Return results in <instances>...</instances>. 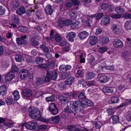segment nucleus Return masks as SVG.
<instances>
[{
  "instance_id": "nucleus-1",
  "label": "nucleus",
  "mask_w": 131,
  "mask_h": 131,
  "mask_svg": "<svg viewBox=\"0 0 131 131\" xmlns=\"http://www.w3.org/2000/svg\"><path fill=\"white\" fill-rule=\"evenodd\" d=\"M29 115L32 118L39 119L43 122L47 123L48 119L41 118V114L40 111L35 107H30L29 110Z\"/></svg>"
},
{
  "instance_id": "nucleus-2",
  "label": "nucleus",
  "mask_w": 131,
  "mask_h": 131,
  "mask_svg": "<svg viewBox=\"0 0 131 131\" xmlns=\"http://www.w3.org/2000/svg\"><path fill=\"white\" fill-rule=\"evenodd\" d=\"M72 105H73L74 107L78 111L80 112L83 110L85 108L84 105L82 104L80 101L77 100V101H71V102Z\"/></svg>"
},
{
  "instance_id": "nucleus-3",
  "label": "nucleus",
  "mask_w": 131,
  "mask_h": 131,
  "mask_svg": "<svg viewBox=\"0 0 131 131\" xmlns=\"http://www.w3.org/2000/svg\"><path fill=\"white\" fill-rule=\"evenodd\" d=\"M19 128H20L21 130H23L24 126H25L27 129L30 130L34 129L36 128L37 126L35 124L31 125L28 123H22L19 124H18Z\"/></svg>"
},
{
  "instance_id": "nucleus-4",
  "label": "nucleus",
  "mask_w": 131,
  "mask_h": 131,
  "mask_svg": "<svg viewBox=\"0 0 131 131\" xmlns=\"http://www.w3.org/2000/svg\"><path fill=\"white\" fill-rule=\"evenodd\" d=\"M49 82V73L48 71H47V75L44 81L42 79L37 78L36 79V82L37 86H39L43 84L44 82Z\"/></svg>"
},
{
  "instance_id": "nucleus-5",
  "label": "nucleus",
  "mask_w": 131,
  "mask_h": 131,
  "mask_svg": "<svg viewBox=\"0 0 131 131\" xmlns=\"http://www.w3.org/2000/svg\"><path fill=\"white\" fill-rule=\"evenodd\" d=\"M22 93L24 96L26 97L27 100H31L32 99V92L30 90L27 89L23 91Z\"/></svg>"
},
{
  "instance_id": "nucleus-6",
  "label": "nucleus",
  "mask_w": 131,
  "mask_h": 131,
  "mask_svg": "<svg viewBox=\"0 0 131 131\" xmlns=\"http://www.w3.org/2000/svg\"><path fill=\"white\" fill-rule=\"evenodd\" d=\"M64 111L65 112H67L69 113H73L76 112H78V110H77L72 105L71 102L70 103V105L68 107H66L64 109Z\"/></svg>"
},
{
  "instance_id": "nucleus-7",
  "label": "nucleus",
  "mask_w": 131,
  "mask_h": 131,
  "mask_svg": "<svg viewBox=\"0 0 131 131\" xmlns=\"http://www.w3.org/2000/svg\"><path fill=\"white\" fill-rule=\"evenodd\" d=\"M27 37L26 35L21 36L20 38H17L16 39L17 43L19 45L26 44V42L25 40Z\"/></svg>"
},
{
  "instance_id": "nucleus-8",
  "label": "nucleus",
  "mask_w": 131,
  "mask_h": 131,
  "mask_svg": "<svg viewBox=\"0 0 131 131\" xmlns=\"http://www.w3.org/2000/svg\"><path fill=\"white\" fill-rule=\"evenodd\" d=\"M50 111L53 115H56L58 112V110L54 103H50Z\"/></svg>"
},
{
  "instance_id": "nucleus-9",
  "label": "nucleus",
  "mask_w": 131,
  "mask_h": 131,
  "mask_svg": "<svg viewBox=\"0 0 131 131\" xmlns=\"http://www.w3.org/2000/svg\"><path fill=\"white\" fill-rule=\"evenodd\" d=\"M19 75L21 79L24 80L28 76V71L26 69L23 70L19 72Z\"/></svg>"
},
{
  "instance_id": "nucleus-10",
  "label": "nucleus",
  "mask_w": 131,
  "mask_h": 131,
  "mask_svg": "<svg viewBox=\"0 0 131 131\" xmlns=\"http://www.w3.org/2000/svg\"><path fill=\"white\" fill-rule=\"evenodd\" d=\"M95 76L94 72L88 71L85 74V78L86 80H91L94 78Z\"/></svg>"
},
{
  "instance_id": "nucleus-11",
  "label": "nucleus",
  "mask_w": 131,
  "mask_h": 131,
  "mask_svg": "<svg viewBox=\"0 0 131 131\" xmlns=\"http://www.w3.org/2000/svg\"><path fill=\"white\" fill-rule=\"evenodd\" d=\"M113 46L116 48H121L122 47L123 45V42L121 40L116 39L114 41Z\"/></svg>"
},
{
  "instance_id": "nucleus-12",
  "label": "nucleus",
  "mask_w": 131,
  "mask_h": 131,
  "mask_svg": "<svg viewBox=\"0 0 131 131\" xmlns=\"http://www.w3.org/2000/svg\"><path fill=\"white\" fill-rule=\"evenodd\" d=\"M89 43L90 45H94L97 41V38L96 36H92L89 38Z\"/></svg>"
},
{
  "instance_id": "nucleus-13",
  "label": "nucleus",
  "mask_w": 131,
  "mask_h": 131,
  "mask_svg": "<svg viewBox=\"0 0 131 131\" xmlns=\"http://www.w3.org/2000/svg\"><path fill=\"white\" fill-rule=\"evenodd\" d=\"M14 73L10 71L7 74L5 77V80L7 82H9L11 81L14 78Z\"/></svg>"
},
{
  "instance_id": "nucleus-14",
  "label": "nucleus",
  "mask_w": 131,
  "mask_h": 131,
  "mask_svg": "<svg viewBox=\"0 0 131 131\" xmlns=\"http://www.w3.org/2000/svg\"><path fill=\"white\" fill-rule=\"evenodd\" d=\"M58 97L59 100L62 104L66 105L68 103V100L65 96L60 95L58 96Z\"/></svg>"
},
{
  "instance_id": "nucleus-15",
  "label": "nucleus",
  "mask_w": 131,
  "mask_h": 131,
  "mask_svg": "<svg viewBox=\"0 0 131 131\" xmlns=\"http://www.w3.org/2000/svg\"><path fill=\"white\" fill-rule=\"evenodd\" d=\"M89 35L88 32L86 31H84L79 33L78 36L81 39H83L86 38Z\"/></svg>"
},
{
  "instance_id": "nucleus-16",
  "label": "nucleus",
  "mask_w": 131,
  "mask_h": 131,
  "mask_svg": "<svg viewBox=\"0 0 131 131\" xmlns=\"http://www.w3.org/2000/svg\"><path fill=\"white\" fill-rule=\"evenodd\" d=\"M76 34L74 32H71L68 34L67 38L68 40L71 42L74 41V38L75 37Z\"/></svg>"
},
{
  "instance_id": "nucleus-17",
  "label": "nucleus",
  "mask_w": 131,
  "mask_h": 131,
  "mask_svg": "<svg viewBox=\"0 0 131 131\" xmlns=\"http://www.w3.org/2000/svg\"><path fill=\"white\" fill-rule=\"evenodd\" d=\"M7 87L5 85H3L0 86V95H6Z\"/></svg>"
},
{
  "instance_id": "nucleus-18",
  "label": "nucleus",
  "mask_w": 131,
  "mask_h": 131,
  "mask_svg": "<svg viewBox=\"0 0 131 131\" xmlns=\"http://www.w3.org/2000/svg\"><path fill=\"white\" fill-rule=\"evenodd\" d=\"M75 80V78L74 77H71L65 81V83L67 85H71L73 83Z\"/></svg>"
},
{
  "instance_id": "nucleus-19",
  "label": "nucleus",
  "mask_w": 131,
  "mask_h": 131,
  "mask_svg": "<svg viewBox=\"0 0 131 131\" xmlns=\"http://www.w3.org/2000/svg\"><path fill=\"white\" fill-rule=\"evenodd\" d=\"M60 118V116L58 115L55 116L54 118H51L50 119V122L53 124L58 123Z\"/></svg>"
},
{
  "instance_id": "nucleus-20",
  "label": "nucleus",
  "mask_w": 131,
  "mask_h": 131,
  "mask_svg": "<svg viewBox=\"0 0 131 131\" xmlns=\"http://www.w3.org/2000/svg\"><path fill=\"white\" fill-rule=\"evenodd\" d=\"M26 12L25 9L23 6L19 8L16 10V13L19 15H21L25 14Z\"/></svg>"
},
{
  "instance_id": "nucleus-21",
  "label": "nucleus",
  "mask_w": 131,
  "mask_h": 131,
  "mask_svg": "<svg viewBox=\"0 0 131 131\" xmlns=\"http://www.w3.org/2000/svg\"><path fill=\"white\" fill-rule=\"evenodd\" d=\"M10 6L13 9H15L19 6V3L16 0H13L11 2Z\"/></svg>"
},
{
  "instance_id": "nucleus-22",
  "label": "nucleus",
  "mask_w": 131,
  "mask_h": 131,
  "mask_svg": "<svg viewBox=\"0 0 131 131\" xmlns=\"http://www.w3.org/2000/svg\"><path fill=\"white\" fill-rule=\"evenodd\" d=\"M111 29L112 31L115 34H118L119 32V29L118 26L114 24L111 25Z\"/></svg>"
},
{
  "instance_id": "nucleus-23",
  "label": "nucleus",
  "mask_w": 131,
  "mask_h": 131,
  "mask_svg": "<svg viewBox=\"0 0 131 131\" xmlns=\"http://www.w3.org/2000/svg\"><path fill=\"white\" fill-rule=\"evenodd\" d=\"M5 102L8 105H10L14 103V101L12 97L9 96L5 99Z\"/></svg>"
},
{
  "instance_id": "nucleus-24",
  "label": "nucleus",
  "mask_w": 131,
  "mask_h": 131,
  "mask_svg": "<svg viewBox=\"0 0 131 131\" xmlns=\"http://www.w3.org/2000/svg\"><path fill=\"white\" fill-rule=\"evenodd\" d=\"M103 92L105 93H112L113 92V88L104 86L102 89Z\"/></svg>"
},
{
  "instance_id": "nucleus-25",
  "label": "nucleus",
  "mask_w": 131,
  "mask_h": 131,
  "mask_svg": "<svg viewBox=\"0 0 131 131\" xmlns=\"http://www.w3.org/2000/svg\"><path fill=\"white\" fill-rule=\"evenodd\" d=\"M109 77L106 75L101 76L99 79V80L102 83H105L107 82L109 80Z\"/></svg>"
},
{
  "instance_id": "nucleus-26",
  "label": "nucleus",
  "mask_w": 131,
  "mask_h": 131,
  "mask_svg": "<svg viewBox=\"0 0 131 131\" xmlns=\"http://www.w3.org/2000/svg\"><path fill=\"white\" fill-rule=\"evenodd\" d=\"M110 18L109 17H105L103 18L101 20V24L105 25H107L110 22Z\"/></svg>"
},
{
  "instance_id": "nucleus-27",
  "label": "nucleus",
  "mask_w": 131,
  "mask_h": 131,
  "mask_svg": "<svg viewBox=\"0 0 131 131\" xmlns=\"http://www.w3.org/2000/svg\"><path fill=\"white\" fill-rule=\"evenodd\" d=\"M40 48L42 50H43L44 51L46 52V56L48 58H49V50L48 48L45 45H40Z\"/></svg>"
},
{
  "instance_id": "nucleus-28",
  "label": "nucleus",
  "mask_w": 131,
  "mask_h": 131,
  "mask_svg": "<svg viewBox=\"0 0 131 131\" xmlns=\"http://www.w3.org/2000/svg\"><path fill=\"white\" fill-rule=\"evenodd\" d=\"M36 15L37 18L39 20H41L44 17L43 13L41 10H39L36 12Z\"/></svg>"
},
{
  "instance_id": "nucleus-29",
  "label": "nucleus",
  "mask_w": 131,
  "mask_h": 131,
  "mask_svg": "<svg viewBox=\"0 0 131 131\" xmlns=\"http://www.w3.org/2000/svg\"><path fill=\"white\" fill-rule=\"evenodd\" d=\"M111 117L112 119V123L113 124H116L118 123L119 121V117L116 115L112 116Z\"/></svg>"
},
{
  "instance_id": "nucleus-30",
  "label": "nucleus",
  "mask_w": 131,
  "mask_h": 131,
  "mask_svg": "<svg viewBox=\"0 0 131 131\" xmlns=\"http://www.w3.org/2000/svg\"><path fill=\"white\" fill-rule=\"evenodd\" d=\"M16 61L18 62H21L24 59V58L20 54H16L15 57Z\"/></svg>"
},
{
  "instance_id": "nucleus-31",
  "label": "nucleus",
  "mask_w": 131,
  "mask_h": 131,
  "mask_svg": "<svg viewBox=\"0 0 131 131\" xmlns=\"http://www.w3.org/2000/svg\"><path fill=\"white\" fill-rule=\"evenodd\" d=\"M14 99L16 101L18 100L20 97L19 92L17 91H15L13 93Z\"/></svg>"
},
{
  "instance_id": "nucleus-32",
  "label": "nucleus",
  "mask_w": 131,
  "mask_h": 131,
  "mask_svg": "<svg viewBox=\"0 0 131 131\" xmlns=\"http://www.w3.org/2000/svg\"><path fill=\"white\" fill-rule=\"evenodd\" d=\"M124 27L126 30H130L131 29V21H127L125 23Z\"/></svg>"
},
{
  "instance_id": "nucleus-33",
  "label": "nucleus",
  "mask_w": 131,
  "mask_h": 131,
  "mask_svg": "<svg viewBox=\"0 0 131 131\" xmlns=\"http://www.w3.org/2000/svg\"><path fill=\"white\" fill-rule=\"evenodd\" d=\"M109 41V38L106 36L103 37L101 39V43L103 45L106 44Z\"/></svg>"
},
{
  "instance_id": "nucleus-34",
  "label": "nucleus",
  "mask_w": 131,
  "mask_h": 131,
  "mask_svg": "<svg viewBox=\"0 0 131 131\" xmlns=\"http://www.w3.org/2000/svg\"><path fill=\"white\" fill-rule=\"evenodd\" d=\"M59 69L62 71L70 70L71 68V66H60Z\"/></svg>"
},
{
  "instance_id": "nucleus-35",
  "label": "nucleus",
  "mask_w": 131,
  "mask_h": 131,
  "mask_svg": "<svg viewBox=\"0 0 131 131\" xmlns=\"http://www.w3.org/2000/svg\"><path fill=\"white\" fill-rule=\"evenodd\" d=\"M70 74V72H63L61 74V78L62 79H65L68 77Z\"/></svg>"
},
{
  "instance_id": "nucleus-36",
  "label": "nucleus",
  "mask_w": 131,
  "mask_h": 131,
  "mask_svg": "<svg viewBox=\"0 0 131 131\" xmlns=\"http://www.w3.org/2000/svg\"><path fill=\"white\" fill-rule=\"evenodd\" d=\"M109 5L107 3H103L101 4L100 8L101 10L105 11L108 7Z\"/></svg>"
},
{
  "instance_id": "nucleus-37",
  "label": "nucleus",
  "mask_w": 131,
  "mask_h": 131,
  "mask_svg": "<svg viewBox=\"0 0 131 131\" xmlns=\"http://www.w3.org/2000/svg\"><path fill=\"white\" fill-rule=\"evenodd\" d=\"M115 10L117 13L119 15H121L124 12V11L123 9L119 7H118L116 8Z\"/></svg>"
},
{
  "instance_id": "nucleus-38",
  "label": "nucleus",
  "mask_w": 131,
  "mask_h": 131,
  "mask_svg": "<svg viewBox=\"0 0 131 131\" xmlns=\"http://www.w3.org/2000/svg\"><path fill=\"white\" fill-rule=\"evenodd\" d=\"M53 38V40L54 39L56 41L58 42H60L62 39L61 36L57 33L54 35Z\"/></svg>"
},
{
  "instance_id": "nucleus-39",
  "label": "nucleus",
  "mask_w": 131,
  "mask_h": 131,
  "mask_svg": "<svg viewBox=\"0 0 131 131\" xmlns=\"http://www.w3.org/2000/svg\"><path fill=\"white\" fill-rule=\"evenodd\" d=\"M71 26L72 29H73L75 28H77L79 26V21H77L75 22L72 23Z\"/></svg>"
},
{
  "instance_id": "nucleus-40",
  "label": "nucleus",
  "mask_w": 131,
  "mask_h": 131,
  "mask_svg": "<svg viewBox=\"0 0 131 131\" xmlns=\"http://www.w3.org/2000/svg\"><path fill=\"white\" fill-rule=\"evenodd\" d=\"M79 92L73 91L71 92L72 97L73 99H78Z\"/></svg>"
},
{
  "instance_id": "nucleus-41",
  "label": "nucleus",
  "mask_w": 131,
  "mask_h": 131,
  "mask_svg": "<svg viewBox=\"0 0 131 131\" xmlns=\"http://www.w3.org/2000/svg\"><path fill=\"white\" fill-rule=\"evenodd\" d=\"M19 30L23 32H27L28 29L26 26H20L18 28Z\"/></svg>"
},
{
  "instance_id": "nucleus-42",
  "label": "nucleus",
  "mask_w": 131,
  "mask_h": 131,
  "mask_svg": "<svg viewBox=\"0 0 131 131\" xmlns=\"http://www.w3.org/2000/svg\"><path fill=\"white\" fill-rule=\"evenodd\" d=\"M110 100L112 103H116L119 101V99L117 97L113 96L111 97Z\"/></svg>"
},
{
  "instance_id": "nucleus-43",
  "label": "nucleus",
  "mask_w": 131,
  "mask_h": 131,
  "mask_svg": "<svg viewBox=\"0 0 131 131\" xmlns=\"http://www.w3.org/2000/svg\"><path fill=\"white\" fill-rule=\"evenodd\" d=\"M86 96L84 92L82 91L80 92H79L78 99L81 101L82 99L85 98Z\"/></svg>"
},
{
  "instance_id": "nucleus-44",
  "label": "nucleus",
  "mask_w": 131,
  "mask_h": 131,
  "mask_svg": "<svg viewBox=\"0 0 131 131\" xmlns=\"http://www.w3.org/2000/svg\"><path fill=\"white\" fill-rule=\"evenodd\" d=\"M72 21L71 20H65L62 21V24L64 26H68L71 24Z\"/></svg>"
},
{
  "instance_id": "nucleus-45",
  "label": "nucleus",
  "mask_w": 131,
  "mask_h": 131,
  "mask_svg": "<svg viewBox=\"0 0 131 131\" xmlns=\"http://www.w3.org/2000/svg\"><path fill=\"white\" fill-rule=\"evenodd\" d=\"M58 76V73L56 71H53L52 73L51 79L55 80H56Z\"/></svg>"
},
{
  "instance_id": "nucleus-46",
  "label": "nucleus",
  "mask_w": 131,
  "mask_h": 131,
  "mask_svg": "<svg viewBox=\"0 0 131 131\" xmlns=\"http://www.w3.org/2000/svg\"><path fill=\"white\" fill-rule=\"evenodd\" d=\"M70 18L71 19H74L77 17V14L76 13L73 12V11L70 12Z\"/></svg>"
},
{
  "instance_id": "nucleus-47",
  "label": "nucleus",
  "mask_w": 131,
  "mask_h": 131,
  "mask_svg": "<svg viewBox=\"0 0 131 131\" xmlns=\"http://www.w3.org/2000/svg\"><path fill=\"white\" fill-rule=\"evenodd\" d=\"M18 71L19 69L17 66H12L10 71L14 73L18 72Z\"/></svg>"
},
{
  "instance_id": "nucleus-48",
  "label": "nucleus",
  "mask_w": 131,
  "mask_h": 131,
  "mask_svg": "<svg viewBox=\"0 0 131 131\" xmlns=\"http://www.w3.org/2000/svg\"><path fill=\"white\" fill-rule=\"evenodd\" d=\"M83 72L82 70H79L77 71L76 75L78 77H83Z\"/></svg>"
},
{
  "instance_id": "nucleus-49",
  "label": "nucleus",
  "mask_w": 131,
  "mask_h": 131,
  "mask_svg": "<svg viewBox=\"0 0 131 131\" xmlns=\"http://www.w3.org/2000/svg\"><path fill=\"white\" fill-rule=\"evenodd\" d=\"M44 59L40 57L37 58L35 59V62L37 64H39L42 63Z\"/></svg>"
},
{
  "instance_id": "nucleus-50",
  "label": "nucleus",
  "mask_w": 131,
  "mask_h": 131,
  "mask_svg": "<svg viewBox=\"0 0 131 131\" xmlns=\"http://www.w3.org/2000/svg\"><path fill=\"white\" fill-rule=\"evenodd\" d=\"M31 44L34 46H37L38 45L37 42L34 38H32L31 40Z\"/></svg>"
},
{
  "instance_id": "nucleus-51",
  "label": "nucleus",
  "mask_w": 131,
  "mask_h": 131,
  "mask_svg": "<svg viewBox=\"0 0 131 131\" xmlns=\"http://www.w3.org/2000/svg\"><path fill=\"white\" fill-rule=\"evenodd\" d=\"M107 50V48H106L103 47L100 48L99 49V51L101 53H103L106 51Z\"/></svg>"
},
{
  "instance_id": "nucleus-52",
  "label": "nucleus",
  "mask_w": 131,
  "mask_h": 131,
  "mask_svg": "<svg viewBox=\"0 0 131 131\" xmlns=\"http://www.w3.org/2000/svg\"><path fill=\"white\" fill-rule=\"evenodd\" d=\"M95 83V81L94 80H91L88 81L87 83L89 86H91L94 85Z\"/></svg>"
},
{
  "instance_id": "nucleus-53",
  "label": "nucleus",
  "mask_w": 131,
  "mask_h": 131,
  "mask_svg": "<svg viewBox=\"0 0 131 131\" xmlns=\"http://www.w3.org/2000/svg\"><path fill=\"white\" fill-rule=\"evenodd\" d=\"M5 8L2 6H0V15H2L5 13Z\"/></svg>"
},
{
  "instance_id": "nucleus-54",
  "label": "nucleus",
  "mask_w": 131,
  "mask_h": 131,
  "mask_svg": "<svg viewBox=\"0 0 131 131\" xmlns=\"http://www.w3.org/2000/svg\"><path fill=\"white\" fill-rule=\"evenodd\" d=\"M55 31L54 30H52L50 31V40H53V36L54 33L55 32Z\"/></svg>"
},
{
  "instance_id": "nucleus-55",
  "label": "nucleus",
  "mask_w": 131,
  "mask_h": 131,
  "mask_svg": "<svg viewBox=\"0 0 131 131\" xmlns=\"http://www.w3.org/2000/svg\"><path fill=\"white\" fill-rule=\"evenodd\" d=\"M77 125H70L67 127V128L69 130L71 131L72 129L75 128Z\"/></svg>"
},
{
  "instance_id": "nucleus-56",
  "label": "nucleus",
  "mask_w": 131,
  "mask_h": 131,
  "mask_svg": "<svg viewBox=\"0 0 131 131\" xmlns=\"http://www.w3.org/2000/svg\"><path fill=\"white\" fill-rule=\"evenodd\" d=\"M38 128L41 130L46 129L47 128V126L46 125H40L38 126Z\"/></svg>"
},
{
  "instance_id": "nucleus-57",
  "label": "nucleus",
  "mask_w": 131,
  "mask_h": 131,
  "mask_svg": "<svg viewBox=\"0 0 131 131\" xmlns=\"http://www.w3.org/2000/svg\"><path fill=\"white\" fill-rule=\"evenodd\" d=\"M104 68L110 71H113L114 69V66H104Z\"/></svg>"
},
{
  "instance_id": "nucleus-58",
  "label": "nucleus",
  "mask_w": 131,
  "mask_h": 131,
  "mask_svg": "<svg viewBox=\"0 0 131 131\" xmlns=\"http://www.w3.org/2000/svg\"><path fill=\"white\" fill-rule=\"evenodd\" d=\"M114 109L113 108H108L106 110V112L108 113V115H110L113 113Z\"/></svg>"
},
{
  "instance_id": "nucleus-59",
  "label": "nucleus",
  "mask_w": 131,
  "mask_h": 131,
  "mask_svg": "<svg viewBox=\"0 0 131 131\" xmlns=\"http://www.w3.org/2000/svg\"><path fill=\"white\" fill-rule=\"evenodd\" d=\"M103 13H100L97 14L96 16V19L97 20L100 19L103 16Z\"/></svg>"
},
{
  "instance_id": "nucleus-60",
  "label": "nucleus",
  "mask_w": 131,
  "mask_h": 131,
  "mask_svg": "<svg viewBox=\"0 0 131 131\" xmlns=\"http://www.w3.org/2000/svg\"><path fill=\"white\" fill-rule=\"evenodd\" d=\"M102 32V30L99 28H97L96 29L95 33L96 35L100 34Z\"/></svg>"
},
{
  "instance_id": "nucleus-61",
  "label": "nucleus",
  "mask_w": 131,
  "mask_h": 131,
  "mask_svg": "<svg viewBox=\"0 0 131 131\" xmlns=\"http://www.w3.org/2000/svg\"><path fill=\"white\" fill-rule=\"evenodd\" d=\"M85 104V106H90L92 105H93V103L90 100H88L87 102Z\"/></svg>"
},
{
  "instance_id": "nucleus-62",
  "label": "nucleus",
  "mask_w": 131,
  "mask_h": 131,
  "mask_svg": "<svg viewBox=\"0 0 131 131\" xmlns=\"http://www.w3.org/2000/svg\"><path fill=\"white\" fill-rule=\"evenodd\" d=\"M125 18L131 19V14L127 13L125 14L123 16Z\"/></svg>"
},
{
  "instance_id": "nucleus-63",
  "label": "nucleus",
  "mask_w": 131,
  "mask_h": 131,
  "mask_svg": "<svg viewBox=\"0 0 131 131\" xmlns=\"http://www.w3.org/2000/svg\"><path fill=\"white\" fill-rule=\"evenodd\" d=\"M63 94L66 96V97L67 99L68 98H70L72 96L71 93H63Z\"/></svg>"
},
{
  "instance_id": "nucleus-64",
  "label": "nucleus",
  "mask_w": 131,
  "mask_h": 131,
  "mask_svg": "<svg viewBox=\"0 0 131 131\" xmlns=\"http://www.w3.org/2000/svg\"><path fill=\"white\" fill-rule=\"evenodd\" d=\"M72 1L73 4L75 5H78L80 3L79 0H72Z\"/></svg>"
}]
</instances>
